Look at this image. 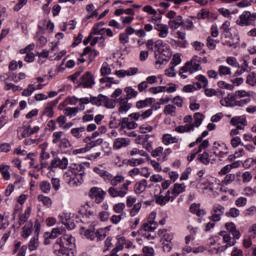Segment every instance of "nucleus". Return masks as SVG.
<instances>
[{
  "mask_svg": "<svg viewBox=\"0 0 256 256\" xmlns=\"http://www.w3.org/2000/svg\"><path fill=\"white\" fill-rule=\"evenodd\" d=\"M193 130H194L193 125H191V124H186L184 126H178V127L175 128V131L177 133H189Z\"/></svg>",
  "mask_w": 256,
  "mask_h": 256,
  "instance_id": "bf43d9fd",
  "label": "nucleus"
},
{
  "mask_svg": "<svg viewBox=\"0 0 256 256\" xmlns=\"http://www.w3.org/2000/svg\"><path fill=\"white\" fill-rule=\"evenodd\" d=\"M39 188L42 191V193H50L51 191V183H49V181H42L39 184Z\"/></svg>",
  "mask_w": 256,
  "mask_h": 256,
  "instance_id": "69168bd1",
  "label": "nucleus"
},
{
  "mask_svg": "<svg viewBox=\"0 0 256 256\" xmlns=\"http://www.w3.org/2000/svg\"><path fill=\"white\" fill-rule=\"evenodd\" d=\"M124 247H125V237L118 236L116 247L113 249V251H118V252L123 251Z\"/></svg>",
  "mask_w": 256,
  "mask_h": 256,
  "instance_id": "e2e57ef3",
  "label": "nucleus"
},
{
  "mask_svg": "<svg viewBox=\"0 0 256 256\" xmlns=\"http://www.w3.org/2000/svg\"><path fill=\"white\" fill-rule=\"evenodd\" d=\"M97 55H99V52L91 49L90 47H86L82 53V57H88L89 61H93Z\"/></svg>",
  "mask_w": 256,
  "mask_h": 256,
  "instance_id": "473e14b6",
  "label": "nucleus"
},
{
  "mask_svg": "<svg viewBox=\"0 0 256 256\" xmlns=\"http://www.w3.org/2000/svg\"><path fill=\"white\" fill-rule=\"evenodd\" d=\"M85 167H89V163L71 164L67 173H72L74 175H80L82 177H85Z\"/></svg>",
  "mask_w": 256,
  "mask_h": 256,
  "instance_id": "ddd939ff",
  "label": "nucleus"
},
{
  "mask_svg": "<svg viewBox=\"0 0 256 256\" xmlns=\"http://www.w3.org/2000/svg\"><path fill=\"white\" fill-rule=\"evenodd\" d=\"M227 65H230V67H235L236 69H239L241 67V64H239V61H237V58L233 56H229L226 58Z\"/></svg>",
  "mask_w": 256,
  "mask_h": 256,
  "instance_id": "0e129e2a",
  "label": "nucleus"
},
{
  "mask_svg": "<svg viewBox=\"0 0 256 256\" xmlns=\"http://www.w3.org/2000/svg\"><path fill=\"white\" fill-rule=\"evenodd\" d=\"M230 125L238 129H245L247 127V118L245 116H235L230 120Z\"/></svg>",
  "mask_w": 256,
  "mask_h": 256,
  "instance_id": "aec40b11",
  "label": "nucleus"
},
{
  "mask_svg": "<svg viewBox=\"0 0 256 256\" xmlns=\"http://www.w3.org/2000/svg\"><path fill=\"white\" fill-rule=\"evenodd\" d=\"M162 143H164V145H171L173 143H179V138H177L171 134H164L162 137Z\"/></svg>",
  "mask_w": 256,
  "mask_h": 256,
  "instance_id": "4c0bfd02",
  "label": "nucleus"
},
{
  "mask_svg": "<svg viewBox=\"0 0 256 256\" xmlns=\"http://www.w3.org/2000/svg\"><path fill=\"white\" fill-rule=\"evenodd\" d=\"M59 103V99H55L51 102H48L45 109H44V115H46V117H53L54 115V111L53 109L57 106V104Z\"/></svg>",
  "mask_w": 256,
  "mask_h": 256,
  "instance_id": "393cba45",
  "label": "nucleus"
},
{
  "mask_svg": "<svg viewBox=\"0 0 256 256\" xmlns=\"http://www.w3.org/2000/svg\"><path fill=\"white\" fill-rule=\"evenodd\" d=\"M84 131H85V127L72 128L71 135L75 137V139H81V137H83Z\"/></svg>",
  "mask_w": 256,
  "mask_h": 256,
  "instance_id": "6e6d98bb",
  "label": "nucleus"
},
{
  "mask_svg": "<svg viewBox=\"0 0 256 256\" xmlns=\"http://www.w3.org/2000/svg\"><path fill=\"white\" fill-rule=\"evenodd\" d=\"M155 229H157V224L153 220L142 225V231H144V233H153Z\"/></svg>",
  "mask_w": 256,
  "mask_h": 256,
  "instance_id": "c9c22d12",
  "label": "nucleus"
},
{
  "mask_svg": "<svg viewBox=\"0 0 256 256\" xmlns=\"http://www.w3.org/2000/svg\"><path fill=\"white\" fill-rule=\"evenodd\" d=\"M209 147V140H204L198 147V150H193L187 157L188 161H193L198 153H201L203 149H207Z\"/></svg>",
  "mask_w": 256,
  "mask_h": 256,
  "instance_id": "b1692460",
  "label": "nucleus"
},
{
  "mask_svg": "<svg viewBox=\"0 0 256 256\" xmlns=\"http://www.w3.org/2000/svg\"><path fill=\"white\" fill-rule=\"evenodd\" d=\"M10 168L11 167L9 165H0V173L5 181H9V179H11V173H9Z\"/></svg>",
  "mask_w": 256,
  "mask_h": 256,
  "instance_id": "37998d69",
  "label": "nucleus"
},
{
  "mask_svg": "<svg viewBox=\"0 0 256 256\" xmlns=\"http://www.w3.org/2000/svg\"><path fill=\"white\" fill-rule=\"evenodd\" d=\"M151 115H153V109L131 113L129 118H123L119 123L120 131H133V129H137L139 125L135 121H145V119H149Z\"/></svg>",
  "mask_w": 256,
  "mask_h": 256,
  "instance_id": "f257e3e1",
  "label": "nucleus"
},
{
  "mask_svg": "<svg viewBox=\"0 0 256 256\" xmlns=\"http://www.w3.org/2000/svg\"><path fill=\"white\" fill-rule=\"evenodd\" d=\"M69 167V159L67 157L54 156L51 160L49 169H62L65 170Z\"/></svg>",
  "mask_w": 256,
  "mask_h": 256,
  "instance_id": "423d86ee",
  "label": "nucleus"
},
{
  "mask_svg": "<svg viewBox=\"0 0 256 256\" xmlns=\"http://www.w3.org/2000/svg\"><path fill=\"white\" fill-rule=\"evenodd\" d=\"M59 149L61 151H67V149H71L73 147V144H71V141L67 139L66 137L63 138V141L58 144Z\"/></svg>",
  "mask_w": 256,
  "mask_h": 256,
  "instance_id": "5fc2aeb1",
  "label": "nucleus"
},
{
  "mask_svg": "<svg viewBox=\"0 0 256 256\" xmlns=\"http://www.w3.org/2000/svg\"><path fill=\"white\" fill-rule=\"evenodd\" d=\"M132 105L129 103L127 98H120L119 99V113H127L129 109H131Z\"/></svg>",
  "mask_w": 256,
  "mask_h": 256,
  "instance_id": "c85d7f7f",
  "label": "nucleus"
},
{
  "mask_svg": "<svg viewBox=\"0 0 256 256\" xmlns=\"http://www.w3.org/2000/svg\"><path fill=\"white\" fill-rule=\"evenodd\" d=\"M246 84L250 85V87H255L256 85V73L250 72L246 77Z\"/></svg>",
  "mask_w": 256,
  "mask_h": 256,
  "instance_id": "052dcab7",
  "label": "nucleus"
},
{
  "mask_svg": "<svg viewBox=\"0 0 256 256\" xmlns=\"http://www.w3.org/2000/svg\"><path fill=\"white\" fill-rule=\"evenodd\" d=\"M100 72L102 77H107V75H111V66L107 62H104L102 64Z\"/></svg>",
  "mask_w": 256,
  "mask_h": 256,
  "instance_id": "338daca9",
  "label": "nucleus"
},
{
  "mask_svg": "<svg viewBox=\"0 0 256 256\" xmlns=\"http://www.w3.org/2000/svg\"><path fill=\"white\" fill-rule=\"evenodd\" d=\"M54 244L62 245L64 247L71 248L75 245V239L71 234H65L58 238Z\"/></svg>",
  "mask_w": 256,
  "mask_h": 256,
  "instance_id": "dca6fc26",
  "label": "nucleus"
},
{
  "mask_svg": "<svg viewBox=\"0 0 256 256\" xmlns=\"http://www.w3.org/2000/svg\"><path fill=\"white\" fill-rule=\"evenodd\" d=\"M202 69L201 57L199 56H193L191 61L186 62L182 67V71H188L189 75H193V73H197V71H201Z\"/></svg>",
  "mask_w": 256,
  "mask_h": 256,
  "instance_id": "7ed1b4c3",
  "label": "nucleus"
},
{
  "mask_svg": "<svg viewBox=\"0 0 256 256\" xmlns=\"http://www.w3.org/2000/svg\"><path fill=\"white\" fill-rule=\"evenodd\" d=\"M53 253L56 256H75V252L73 251V248H69L61 244L53 245Z\"/></svg>",
  "mask_w": 256,
  "mask_h": 256,
  "instance_id": "9d476101",
  "label": "nucleus"
},
{
  "mask_svg": "<svg viewBox=\"0 0 256 256\" xmlns=\"http://www.w3.org/2000/svg\"><path fill=\"white\" fill-rule=\"evenodd\" d=\"M113 211L115 213H118V215H125L124 211H125V203L120 202L117 203L113 206Z\"/></svg>",
  "mask_w": 256,
  "mask_h": 256,
  "instance_id": "774afa93",
  "label": "nucleus"
},
{
  "mask_svg": "<svg viewBox=\"0 0 256 256\" xmlns=\"http://www.w3.org/2000/svg\"><path fill=\"white\" fill-rule=\"evenodd\" d=\"M103 105L106 109H115L117 102L107 96H104Z\"/></svg>",
  "mask_w": 256,
  "mask_h": 256,
  "instance_id": "8fccbe9b",
  "label": "nucleus"
},
{
  "mask_svg": "<svg viewBox=\"0 0 256 256\" xmlns=\"http://www.w3.org/2000/svg\"><path fill=\"white\" fill-rule=\"evenodd\" d=\"M106 182L110 183V185H112V187H119V185H121V183H125L126 181H125V176H123V175L113 176L112 174H109Z\"/></svg>",
  "mask_w": 256,
  "mask_h": 256,
  "instance_id": "412c9836",
  "label": "nucleus"
},
{
  "mask_svg": "<svg viewBox=\"0 0 256 256\" xmlns=\"http://www.w3.org/2000/svg\"><path fill=\"white\" fill-rule=\"evenodd\" d=\"M219 235L223 238L224 243H227L226 247H233V245H235V238L231 239V235H229L227 232L221 231L219 232Z\"/></svg>",
  "mask_w": 256,
  "mask_h": 256,
  "instance_id": "72a5a7b5",
  "label": "nucleus"
},
{
  "mask_svg": "<svg viewBox=\"0 0 256 256\" xmlns=\"http://www.w3.org/2000/svg\"><path fill=\"white\" fill-rule=\"evenodd\" d=\"M129 185H131V181L126 180L122 186H111L108 189V195L113 198L120 197V199H123L129 193Z\"/></svg>",
  "mask_w": 256,
  "mask_h": 256,
  "instance_id": "f03ea898",
  "label": "nucleus"
},
{
  "mask_svg": "<svg viewBox=\"0 0 256 256\" xmlns=\"http://www.w3.org/2000/svg\"><path fill=\"white\" fill-rule=\"evenodd\" d=\"M31 233H33V225L28 224L22 228L21 235H22L23 239H27L29 237V235H31Z\"/></svg>",
  "mask_w": 256,
  "mask_h": 256,
  "instance_id": "680f3d73",
  "label": "nucleus"
},
{
  "mask_svg": "<svg viewBox=\"0 0 256 256\" xmlns=\"http://www.w3.org/2000/svg\"><path fill=\"white\" fill-rule=\"evenodd\" d=\"M154 29L157 31L158 33V37H160V39H167V37H169V26L163 23H156L154 25Z\"/></svg>",
  "mask_w": 256,
  "mask_h": 256,
  "instance_id": "a211bd4d",
  "label": "nucleus"
},
{
  "mask_svg": "<svg viewBox=\"0 0 256 256\" xmlns=\"http://www.w3.org/2000/svg\"><path fill=\"white\" fill-rule=\"evenodd\" d=\"M153 103V98H146L145 100H140L136 102V107L138 109H145V107H149Z\"/></svg>",
  "mask_w": 256,
  "mask_h": 256,
  "instance_id": "09e8293b",
  "label": "nucleus"
},
{
  "mask_svg": "<svg viewBox=\"0 0 256 256\" xmlns=\"http://www.w3.org/2000/svg\"><path fill=\"white\" fill-rule=\"evenodd\" d=\"M183 17L181 15H177L175 18L169 20L168 25L170 29L177 30L179 27H182Z\"/></svg>",
  "mask_w": 256,
  "mask_h": 256,
  "instance_id": "bb28decb",
  "label": "nucleus"
},
{
  "mask_svg": "<svg viewBox=\"0 0 256 256\" xmlns=\"http://www.w3.org/2000/svg\"><path fill=\"white\" fill-rule=\"evenodd\" d=\"M79 107H67L64 109V116L69 117V119H73V117H77V113H79Z\"/></svg>",
  "mask_w": 256,
  "mask_h": 256,
  "instance_id": "ea45409f",
  "label": "nucleus"
},
{
  "mask_svg": "<svg viewBox=\"0 0 256 256\" xmlns=\"http://www.w3.org/2000/svg\"><path fill=\"white\" fill-rule=\"evenodd\" d=\"M232 73L233 72L231 71V68L229 66L220 65L218 67V75H220L221 77L232 75Z\"/></svg>",
  "mask_w": 256,
  "mask_h": 256,
  "instance_id": "de8ad7c7",
  "label": "nucleus"
},
{
  "mask_svg": "<svg viewBox=\"0 0 256 256\" xmlns=\"http://www.w3.org/2000/svg\"><path fill=\"white\" fill-rule=\"evenodd\" d=\"M77 83L79 87L89 89L95 85V77L90 71H88L80 77Z\"/></svg>",
  "mask_w": 256,
  "mask_h": 256,
  "instance_id": "39448f33",
  "label": "nucleus"
},
{
  "mask_svg": "<svg viewBox=\"0 0 256 256\" xmlns=\"http://www.w3.org/2000/svg\"><path fill=\"white\" fill-rule=\"evenodd\" d=\"M151 138V135L149 134H142L138 136V139L136 140L137 145H143L144 149L146 151H151L153 149V142L149 141Z\"/></svg>",
  "mask_w": 256,
  "mask_h": 256,
  "instance_id": "4468645a",
  "label": "nucleus"
},
{
  "mask_svg": "<svg viewBox=\"0 0 256 256\" xmlns=\"http://www.w3.org/2000/svg\"><path fill=\"white\" fill-rule=\"evenodd\" d=\"M158 234L161 237V243H173V234L167 230H159Z\"/></svg>",
  "mask_w": 256,
  "mask_h": 256,
  "instance_id": "c756f323",
  "label": "nucleus"
},
{
  "mask_svg": "<svg viewBox=\"0 0 256 256\" xmlns=\"http://www.w3.org/2000/svg\"><path fill=\"white\" fill-rule=\"evenodd\" d=\"M196 80L198 81L197 85L200 88L205 89V87H207V85H209V80L207 79V77H205L203 75L196 76Z\"/></svg>",
  "mask_w": 256,
  "mask_h": 256,
  "instance_id": "603ef678",
  "label": "nucleus"
},
{
  "mask_svg": "<svg viewBox=\"0 0 256 256\" xmlns=\"http://www.w3.org/2000/svg\"><path fill=\"white\" fill-rule=\"evenodd\" d=\"M187 189V186L185 183H175L172 188L169 189L170 195H172L173 199H177L181 193H185V190Z\"/></svg>",
  "mask_w": 256,
  "mask_h": 256,
  "instance_id": "6ab92c4d",
  "label": "nucleus"
},
{
  "mask_svg": "<svg viewBox=\"0 0 256 256\" xmlns=\"http://www.w3.org/2000/svg\"><path fill=\"white\" fill-rule=\"evenodd\" d=\"M124 93H126V99H135L137 95H139V92L137 90L133 89V87L128 86L124 89Z\"/></svg>",
  "mask_w": 256,
  "mask_h": 256,
  "instance_id": "a18cd8bd",
  "label": "nucleus"
},
{
  "mask_svg": "<svg viewBox=\"0 0 256 256\" xmlns=\"http://www.w3.org/2000/svg\"><path fill=\"white\" fill-rule=\"evenodd\" d=\"M197 19H207L208 21H211V19H217V16L207 9H202L197 13Z\"/></svg>",
  "mask_w": 256,
  "mask_h": 256,
  "instance_id": "a878e982",
  "label": "nucleus"
},
{
  "mask_svg": "<svg viewBox=\"0 0 256 256\" xmlns=\"http://www.w3.org/2000/svg\"><path fill=\"white\" fill-rule=\"evenodd\" d=\"M225 228L229 233L233 235L234 239H240L241 238V233L237 230V227L235 226V223L233 222H228L225 224Z\"/></svg>",
  "mask_w": 256,
  "mask_h": 256,
  "instance_id": "cd10ccee",
  "label": "nucleus"
},
{
  "mask_svg": "<svg viewBox=\"0 0 256 256\" xmlns=\"http://www.w3.org/2000/svg\"><path fill=\"white\" fill-rule=\"evenodd\" d=\"M154 27L152 24H144L143 28L140 29H130L131 33H135L136 37H139V39H144V37H147V33H151L153 31Z\"/></svg>",
  "mask_w": 256,
  "mask_h": 256,
  "instance_id": "2eb2a0df",
  "label": "nucleus"
},
{
  "mask_svg": "<svg viewBox=\"0 0 256 256\" xmlns=\"http://www.w3.org/2000/svg\"><path fill=\"white\" fill-rule=\"evenodd\" d=\"M64 135H65V132L63 131H56V132H53L52 134V143L53 145H59L64 138Z\"/></svg>",
  "mask_w": 256,
  "mask_h": 256,
  "instance_id": "e433bc0d",
  "label": "nucleus"
},
{
  "mask_svg": "<svg viewBox=\"0 0 256 256\" xmlns=\"http://www.w3.org/2000/svg\"><path fill=\"white\" fill-rule=\"evenodd\" d=\"M223 215H225V207L221 204H214L210 211L209 220L213 221L214 223H219Z\"/></svg>",
  "mask_w": 256,
  "mask_h": 256,
  "instance_id": "20e7f679",
  "label": "nucleus"
},
{
  "mask_svg": "<svg viewBox=\"0 0 256 256\" xmlns=\"http://www.w3.org/2000/svg\"><path fill=\"white\" fill-rule=\"evenodd\" d=\"M227 146L225 144H219L217 142L214 143V151L213 154L216 157H219V155H227Z\"/></svg>",
  "mask_w": 256,
  "mask_h": 256,
  "instance_id": "7c9ffc66",
  "label": "nucleus"
},
{
  "mask_svg": "<svg viewBox=\"0 0 256 256\" xmlns=\"http://www.w3.org/2000/svg\"><path fill=\"white\" fill-rule=\"evenodd\" d=\"M39 129V126L31 127V125H29L22 132L23 139H26V137H31V135H35V133H39Z\"/></svg>",
  "mask_w": 256,
  "mask_h": 256,
  "instance_id": "2f4dec72",
  "label": "nucleus"
},
{
  "mask_svg": "<svg viewBox=\"0 0 256 256\" xmlns=\"http://www.w3.org/2000/svg\"><path fill=\"white\" fill-rule=\"evenodd\" d=\"M194 122L190 125L193 126V129L195 127H201V123H203V119H205V116L202 113L196 112L193 116Z\"/></svg>",
  "mask_w": 256,
  "mask_h": 256,
  "instance_id": "a19ab883",
  "label": "nucleus"
},
{
  "mask_svg": "<svg viewBox=\"0 0 256 256\" xmlns=\"http://www.w3.org/2000/svg\"><path fill=\"white\" fill-rule=\"evenodd\" d=\"M156 57V65H167V63H169V59H171V57H167V56H162L161 54H155Z\"/></svg>",
  "mask_w": 256,
  "mask_h": 256,
  "instance_id": "3c124183",
  "label": "nucleus"
},
{
  "mask_svg": "<svg viewBox=\"0 0 256 256\" xmlns=\"http://www.w3.org/2000/svg\"><path fill=\"white\" fill-rule=\"evenodd\" d=\"M101 27H103L102 23L95 24L90 35H105V28Z\"/></svg>",
  "mask_w": 256,
  "mask_h": 256,
  "instance_id": "49530a36",
  "label": "nucleus"
},
{
  "mask_svg": "<svg viewBox=\"0 0 256 256\" xmlns=\"http://www.w3.org/2000/svg\"><path fill=\"white\" fill-rule=\"evenodd\" d=\"M37 199L38 201H40V203H43V205H45L46 207H51V205H53V201L48 196L40 194L38 195Z\"/></svg>",
  "mask_w": 256,
  "mask_h": 256,
  "instance_id": "13d9d810",
  "label": "nucleus"
},
{
  "mask_svg": "<svg viewBox=\"0 0 256 256\" xmlns=\"http://www.w3.org/2000/svg\"><path fill=\"white\" fill-rule=\"evenodd\" d=\"M99 145H103V138H98L96 140H91L90 143L86 144V149L91 151L93 147H99Z\"/></svg>",
  "mask_w": 256,
  "mask_h": 256,
  "instance_id": "4d7b16f0",
  "label": "nucleus"
},
{
  "mask_svg": "<svg viewBox=\"0 0 256 256\" xmlns=\"http://www.w3.org/2000/svg\"><path fill=\"white\" fill-rule=\"evenodd\" d=\"M131 145V139L124 137H117L112 142L113 151H120V149H126Z\"/></svg>",
  "mask_w": 256,
  "mask_h": 256,
  "instance_id": "f8f14e48",
  "label": "nucleus"
},
{
  "mask_svg": "<svg viewBox=\"0 0 256 256\" xmlns=\"http://www.w3.org/2000/svg\"><path fill=\"white\" fill-rule=\"evenodd\" d=\"M204 95H206V97H218V99H221L223 97H225V91H221L219 89H213V88H206L204 90Z\"/></svg>",
  "mask_w": 256,
  "mask_h": 256,
  "instance_id": "5701e85b",
  "label": "nucleus"
},
{
  "mask_svg": "<svg viewBox=\"0 0 256 256\" xmlns=\"http://www.w3.org/2000/svg\"><path fill=\"white\" fill-rule=\"evenodd\" d=\"M29 251H37L39 249V236L35 235L30 239V242L28 244Z\"/></svg>",
  "mask_w": 256,
  "mask_h": 256,
  "instance_id": "c03bdc74",
  "label": "nucleus"
},
{
  "mask_svg": "<svg viewBox=\"0 0 256 256\" xmlns=\"http://www.w3.org/2000/svg\"><path fill=\"white\" fill-rule=\"evenodd\" d=\"M105 195H107V192L103 191V189L99 187H92L89 191V197L91 199H94L95 203H103L105 201Z\"/></svg>",
  "mask_w": 256,
  "mask_h": 256,
  "instance_id": "1a4fd4ad",
  "label": "nucleus"
},
{
  "mask_svg": "<svg viewBox=\"0 0 256 256\" xmlns=\"http://www.w3.org/2000/svg\"><path fill=\"white\" fill-rule=\"evenodd\" d=\"M64 179L70 185V187H79V185H83V176L79 174H73L71 172H66L64 174Z\"/></svg>",
  "mask_w": 256,
  "mask_h": 256,
  "instance_id": "0eeeda50",
  "label": "nucleus"
},
{
  "mask_svg": "<svg viewBox=\"0 0 256 256\" xmlns=\"http://www.w3.org/2000/svg\"><path fill=\"white\" fill-rule=\"evenodd\" d=\"M155 201L157 205L165 207V205L169 203V201L173 202L175 200L171 195V190H167L165 195H163V190H160V193L158 195H155Z\"/></svg>",
  "mask_w": 256,
  "mask_h": 256,
  "instance_id": "9b49d317",
  "label": "nucleus"
},
{
  "mask_svg": "<svg viewBox=\"0 0 256 256\" xmlns=\"http://www.w3.org/2000/svg\"><path fill=\"white\" fill-rule=\"evenodd\" d=\"M131 29H134L133 26H128L124 33L119 34V41L121 45H127V43H129V37L135 35V32H131Z\"/></svg>",
  "mask_w": 256,
  "mask_h": 256,
  "instance_id": "4be33fe9",
  "label": "nucleus"
},
{
  "mask_svg": "<svg viewBox=\"0 0 256 256\" xmlns=\"http://www.w3.org/2000/svg\"><path fill=\"white\" fill-rule=\"evenodd\" d=\"M251 12L250 11H244L239 18L236 20V24L239 25V27H249L251 25Z\"/></svg>",
  "mask_w": 256,
  "mask_h": 256,
  "instance_id": "f3484780",
  "label": "nucleus"
},
{
  "mask_svg": "<svg viewBox=\"0 0 256 256\" xmlns=\"http://www.w3.org/2000/svg\"><path fill=\"white\" fill-rule=\"evenodd\" d=\"M163 113H164V115H169L170 117H175V115H177V107L172 104H167L164 107Z\"/></svg>",
  "mask_w": 256,
  "mask_h": 256,
  "instance_id": "79ce46f5",
  "label": "nucleus"
},
{
  "mask_svg": "<svg viewBox=\"0 0 256 256\" xmlns=\"http://www.w3.org/2000/svg\"><path fill=\"white\" fill-rule=\"evenodd\" d=\"M103 101H105V95L103 94L98 96H90L91 105H96V107H101V105H103Z\"/></svg>",
  "mask_w": 256,
  "mask_h": 256,
  "instance_id": "58836bf2",
  "label": "nucleus"
},
{
  "mask_svg": "<svg viewBox=\"0 0 256 256\" xmlns=\"http://www.w3.org/2000/svg\"><path fill=\"white\" fill-rule=\"evenodd\" d=\"M147 189V180H141L137 182L134 186V191L137 195H141Z\"/></svg>",
  "mask_w": 256,
  "mask_h": 256,
  "instance_id": "f704fd0d",
  "label": "nucleus"
},
{
  "mask_svg": "<svg viewBox=\"0 0 256 256\" xmlns=\"http://www.w3.org/2000/svg\"><path fill=\"white\" fill-rule=\"evenodd\" d=\"M155 51H157L158 54H161L162 57H171V47L164 43L163 40H158L155 42Z\"/></svg>",
  "mask_w": 256,
  "mask_h": 256,
  "instance_id": "6e6552de",
  "label": "nucleus"
},
{
  "mask_svg": "<svg viewBox=\"0 0 256 256\" xmlns=\"http://www.w3.org/2000/svg\"><path fill=\"white\" fill-rule=\"evenodd\" d=\"M94 173H96L97 175H99V177H102V179H104V181H107L109 179V175L111 173L107 172L106 170H103L99 167H95L93 169Z\"/></svg>",
  "mask_w": 256,
  "mask_h": 256,
  "instance_id": "864d4df0",
  "label": "nucleus"
}]
</instances>
